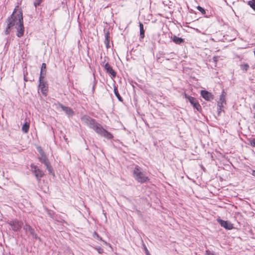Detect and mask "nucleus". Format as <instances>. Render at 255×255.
I'll use <instances>...</instances> for the list:
<instances>
[{"instance_id":"obj_5","label":"nucleus","mask_w":255,"mask_h":255,"mask_svg":"<svg viewBox=\"0 0 255 255\" xmlns=\"http://www.w3.org/2000/svg\"><path fill=\"white\" fill-rule=\"evenodd\" d=\"M8 224L10 226H11L12 229L14 231H17L20 230L23 225L22 222L16 220L9 222Z\"/></svg>"},{"instance_id":"obj_30","label":"nucleus","mask_w":255,"mask_h":255,"mask_svg":"<svg viewBox=\"0 0 255 255\" xmlns=\"http://www.w3.org/2000/svg\"><path fill=\"white\" fill-rule=\"evenodd\" d=\"M251 145L255 146V139H253L252 141H251Z\"/></svg>"},{"instance_id":"obj_11","label":"nucleus","mask_w":255,"mask_h":255,"mask_svg":"<svg viewBox=\"0 0 255 255\" xmlns=\"http://www.w3.org/2000/svg\"><path fill=\"white\" fill-rule=\"evenodd\" d=\"M23 229L26 232H28L34 238H37V236L34 233V230L29 225L25 224Z\"/></svg>"},{"instance_id":"obj_28","label":"nucleus","mask_w":255,"mask_h":255,"mask_svg":"<svg viewBox=\"0 0 255 255\" xmlns=\"http://www.w3.org/2000/svg\"><path fill=\"white\" fill-rule=\"evenodd\" d=\"M144 250L145 251V253H146V255H150V254H149V253L146 247H144Z\"/></svg>"},{"instance_id":"obj_32","label":"nucleus","mask_w":255,"mask_h":255,"mask_svg":"<svg viewBox=\"0 0 255 255\" xmlns=\"http://www.w3.org/2000/svg\"><path fill=\"white\" fill-rule=\"evenodd\" d=\"M108 34H107V35H106V38H108Z\"/></svg>"},{"instance_id":"obj_23","label":"nucleus","mask_w":255,"mask_h":255,"mask_svg":"<svg viewBox=\"0 0 255 255\" xmlns=\"http://www.w3.org/2000/svg\"><path fill=\"white\" fill-rule=\"evenodd\" d=\"M248 3L250 5V6L255 10V0L249 1Z\"/></svg>"},{"instance_id":"obj_17","label":"nucleus","mask_w":255,"mask_h":255,"mask_svg":"<svg viewBox=\"0 0 255 255\" xmlns=\"http://www.w3.org/2000/svg\"><path fill=\"white\" fill-rule=\"evenodd\" d=\"M93 237L94 238L97 239L100 241H102L105 245L109 246L110 247H111V245L109 244H108L106 242L103 240L101 238L99 237V236L97 234L96 232H94L93 235Z\"/></svg>"},{"instance_id":"obj_4","label":"nucleus","mask_w":255,"mask_h":255,"mask_svg":"<svg viewBox=\"0 0 255 255\" xmlns=\"http://www.w3.org/2000/svg\"><path fill=\"white\" fill-rule=\"evenodd\" d=\"M30 166L31 171L34 174L36 178L39 180H40L44 174V172L34 164H31Z\"/></svg>"},{"instance_id":"obj_20","label":"nucleus","mask_w":255,"mask_h":255,"mask_svg":"<svg viewBox=\"0 0 255 255\" xmlns=\"http://www.w3.org/2000/svg\"><path fill=\"white\" fill-rule=\"evenodd\" d=\"M114 93L116 95V96H117V97L118 98V99L120 101H122L123 100H122V97L120 96L119 92H118V91L117 90V89L116 88H114Z\"/></svg>"},{"instance_id":"obj_1","label":"nucleus","mask_w":255,"mask_h":255,"mask_svg":"<svg viewBox=\"0 0 255 255\" xmlns=\"http://www.w3.org/2000/svg\"><path fill=\"white\" fill-rule=\"evenodd\" d=\"M15 28L17 30L16 35L21 37L24 33V28L23 22L22 12L20 9L15 8L11 16L7 19V26L5 33L7 34L10 29Z\"/></svg>"},{"instance_id":"obj_27","label":"nucleus","mask_w":255,"mask_h":255,"mask_svg":"<svg viewBox=\"0 0 255 255\" xmlns=\"http://www.w3.org/2000/svg\"><path fill=\"white\" fill-rule=\"evenodd\" d=\"M42 0H35V1L34 3V5L35 6H37V5H38L40 4Z\"/></svg>"},{"instance_id":"obj_18","label":"nucleus","mask_w":255,"mask_h":255,"mask_svg":"<svg viewBox=\"0 0 255 255\" xmlns=\"http://www.w3.org/2000/svg\"><path fill=\"white\" fill-rule=\"evenodd\" d=\"M173 41L177 44H180L182 42H183V40L181 38L178 37L176 36H174L173 38Z\"/></svg>"},{"instance_id":"obj_31","label":"nucleus","mask_w":255,"mask_h":255,"mask_svg":"<svg viewBox=\"0 0 255 255\" xmlns=\"http://www.w3.org/2000/svg\"><path fill=\"white\" fill-rule=\"evenodd\" d=\"M253 175L255 176V171H254L253 172Z\"/></svg>"},{"instance_id":"obj_25","label":"nucleus","mask_w":255,"mask_h":255,"mask_svg":"<svg viewBox=\"0 0 255 255\" xmlns=\"http://www.w3.org/2000/svg\"><path fill=\"white\" fill-rule=\"evenodd\" d=\"M197 9L202 12V13L203 14H205V9L202 8V7L200 6H197Z\"/></svg>"},{"instance_id":"obj_15","label":"nucleus","mask_w":255,"mask_h":255,"mask_svg":"<svg viewBox=\"0 0 255 255\" xmlns=\"http://www.w3.org/2000/svg\"><path fill=\"white\" fill-rule=\"evenodd\" d=\"M29 128V124L28 122H25L22 127V131L24 133H27Z\"/></svg>"},{"instance_id":"obj_3","label":"nucleus","mask_w":255,"mask_h":255,"mask_svg":"<svg viewBox=\"0 0 255 255\" xmlns=\"http://www.w3.org/2000/svg\"><path fill=\"white\" fill-rule=\"evenodd\" d=\"M133 176L139 183H144L149 180L148 177L138 166H136L133 170Z\"/></svg>"},{"instance_id":"obj_26","label":"nucleus","mask_w":255,"mask_h":255,"mask_svg":"<svg viewBox=\"0 0 255 255\" xmlns=\"http://www.w3.org/2000/svg\"><path fill=\"white\" fill-rule=\"evenodd\" d=\"M37 151L39 152L40 154L44 153V152H43V151L41 147H40V146L37 147Z\"/></svg>"},{"instance_id":"obj_22","label":"nucleus","mask_w":255,"mask_h":255,"mask_svg":"<svg viewBox=\"0 0 255 255\" xmlns=\"http://www.w3.org/2000/svg\"><path fill=\"white\" fill-rule=\"evenodd\" d=\"M46 166L48 171L50 173H53V169L52 167L50 166L49 162L47 163V164H45Z\"/></svg>"},{"instance_id":"obj_19","label":"nucleus","mask_w":255,"mask_h":255,"mask_svg":"<svg viewBox=\"0 0 255 255\" xmlns=\"http://www.w3.org/2000/svg\"><path fill=\"white\" fill-rule=\"evenodd\" d=\"M139 27H140V35L141 38L144 37V29H143V25L142 23H139Z\"/></svg>"},{"instance_id":"obj_14","label":"nucleus","mask_w":255,"mask_h":255,"mask_svg":"<svg viewBox=\"0 0 255 255\" xmlns=\"http://www.w3.org/2000/svg\"><path fill=\"white\" fill-rule=\"evenodd\" d=\"M39 159L42 163L44 164V165L47 164V163H49L45 153L40 154V156L39 157Z\"/></svg>"},{"instance_id":"obj_9","label":"nucleus","mask_w":255,"mask_h":255,"mask_svg":"<svg viewBox=\"0 0 255 255\" xmlns=\"http://www.w3.org/2000/svg\"><path fill=\"white\" fill-rule=\"evenodd\" d=\"M218 221L220 224L221 226L223 227L226 229L231 230L233 228V225L228 221H223L221 219L218 220Z\"/></svg>"},{"instance_id":"obj_6","label":"nucleus","mask_w":255,"mask_h":255,"mask_svg":"<svg viewBox=\"0 0 255 255\" xmlns=\"http://www.w3.org/2000/svg\"><path fill=\"white\" fill-rule=\"evenodd\" d=\"M185 97L189 100L191 104L193 105L194 108H195L198 111L200 110L201 106L196 99L192 97L187 96L186 95H185Z\"/></svg>"},{"instance_id":"obj_12","label":"nucleus","mask_w":255,"mask_h":255,"mask_svg":"<svg viewBox=\"0 0 255 255\" xmlns=\"http://www.w3.org/2000/svg\"><path fill=\"white\" fill-rule=\"evenodd\" d=\"M105 68L107 70V72L109 73L111 75L115 77L116 76V73L114 70L112 69L111 66L108 64L106 63L105 65Z\"/></svg>"},{"instance_id":"obj_24","label":"nucleus","mask_w":255,"mask_h":255,"mask_svg":"<svg viewBox=\"0 0 255 255\" xmlns=\"http://www.w3.org/2000/svg\"><path fill=\"white\" fill-rule=\"evenodd\" d=\"M94 248L98 251V253L100 254H102L104 253V250L100 247L96 246L94 247Z\"/></svg>"},{"instance_id":"obj_16","label":"nucleus","mask_w":255,"mask_h":255,"mask_svg":"<svg viewBox=\"0 0 255 255\" xmlns=\"http://www.w3.org/2000/svg\"><path fill=\"white\" fill-rule=\"evenodd\" d=\"M62 110L68 115H72L73 114V112L72 110L68 107L62 106L61 107Z\"/></svg>"},{"instance_id":"obj_21","label":"nucleus","mask_w":255,"mask_h":255,"mask_svg":"<svg viewBox=\"0 0 255 255\" xmlns=\"http://www.w3.org/2000/svg\"><path fill=\"white\" fill-rule=\"evenodd\" d=\"M241 67L243 70L247 71L249 68V66L248 64H243L241 65Z\"/></svg>"},{"instance_id":"obj_2","label":"nucleus","mask_w":255,"mask_h":255,"mask_svg":"<svg viewBox=\"0 0 255 255\" xmlns=\"http://www.w3.org/2000/svg\"><path fill=\"white\" fill-rule=\"evenodd\" d=\"M82 120L101 136L107 138H112L113 137L112 135L110 132L104 129L100 125L96 124L95 121L91 118L84 116L82 118Z\"/></svg>"},{"instance_id":"obj_7","label":"nucleus","mask_w":255,"mask_h":255,"mask_svg":"<svg viewBox=\"0 0 255 255\" xmlns=\"http://www.w3.org/2000/svg\"><path fill=\"white\" fill-rule=\"evenodd\" d=\"M44 78H39V88L41 93L45 96L46 95V93L48 90L47 85L44 82Z\"/></svg>"},{"instance_id":"obj_10","label":"nucleus","mask_w":255,"mask_h":255,"mask_svg":"<svg viewBox=\"0 0 255 255\" xmlns=\"http://www.w3.org/2000/svg\"><path fill=\"white\" fill-rule=\"evenodd\" d=\"M226 105V94L224 91L222 92L220 95L219 101L218 102V105L220 107H224Z\"/></svg>"},{"instance_id":"obj_8","label":"nucleus","mask_w":255,"mask_h":255,"mask_svg":"<svg viewBox=\"0 0 255 255\" xmlns=\"http://www.w3.org/2000/svg\"><path fill=\"white\" fill-rule=\"evenodd\" d=\"M201 94L202 97L207 101H210L213 100L214 98L213 95L206 90H202L201 91Z\"/></svg>"},{"instance_id":"obj_29","label":"nucleus","mask_w":255,"mask_h":255,"mask_svg":"<svg viewBox=\"0 0 255 255\" xmlns=\"http://www.w3.org/2000/svg\"><path fill=\"white\" fill-rule=\"evenodd\" d=\"M206 255H214L212 253H211L210 251H206Z\"/></svg>"},{"instance_id":"obj_13","label":"nucleus","mask_w":255,"mask_h":255,"mask_svg":"<svg viewBox=\"0 0 255 255\" xmlns=\"http://www.w3.org/2000/svg\"><path fill=\"white\" fill-rule=\"evenodd\" d=\"M46 72V64L42 63L39 78H44Z\"/></svg>"}]
</instances>
